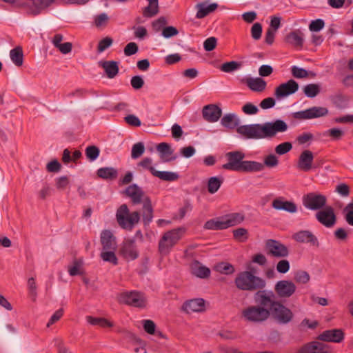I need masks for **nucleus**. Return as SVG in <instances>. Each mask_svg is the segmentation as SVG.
<instances>
[{"instance_id": "nucleus-60", "label": "nucleus", "mask_w": 353, "mask_h": 353, "mask_svg": "<svg viewBox=\"0 0 353 353\" xmlns=\"http://www.w3.org/2000/svg\"><path fill=\"white\" fill-rule=\"evenodd\" d=\"M178 33V30L174 26L164 27L162 30V35L165 38H170L177 35Z\"/></svg>"}, {"instance_id": "nucleus-38", "label": "nucleus", "mask_w": 353, "mask_h": 353, "mask_svg": "<svg viewBox=\"0 0 353 353\" xmlns=\"http://www.w3.org/2000/svg\"><path fill=\"white\" fill-rule=\"evenodd\" d=\"M10 56L12 61L17 66H21L23 63V54L22 48L17 46L10 52Z\"/></svg>"}, {"instance_id": "nucleus-1", "label": "nucleus", "mask_w": 353, "mask_h": 353, "mask_svg": "<svg viewBox=\"0 0 353 353\" xmlns=\"http://www.w3.org/2000/svg\"><path fill=\"white\" fill-rule=\"evenodd\" d=\"M254 305L242 311V317L248 322L262 323L270 316L279 324L287 325L294 317L293 312L281 301L276 300L272 290L258 291L254 294Z\"/></svg>"}, {"instance_id": "nucleus-21", "label": "nucleus", "mask_w": 353, "mask_h": 353, "mask_svg": "<svg viewBox=\"0 0 353 353\" xmlns=\"http://www.w3.org/2000/svg\"><path fill=\"white\" fill-rule=\"evenodd\" d=\"M125 194L131 199L134 205H138L143 203L145 196L144 192L137 184L129 185L125 190Z\"/></svg>"}, {"instance_id": "nucleus-44", "label": "nucleus", "mask_w": 353, "mask_h": 353, "mask_svg": "<svg viewBox=\"0 0 353 353\" xmlns=\"http://www.w3.org/2000/svg\"><path fill=\"white\" fill-rule=\"evenodd\" d=\"M303 92L307 97L313 98L320 92V87L315 83L307 84L304 87Z\"/></svg>"}, {"instance_id": "nucleus-32", "label": "nucleus", "mask_w": 353, "mask_h": 353, "mask_svg": "<svg viewBox=\"0 0 353 353\" xmlns=\"http://www.w3.org/2000/svg\"><path fill=\"white\" fill-rule=\"evenodd\" d=\"M68 272L72 276L83 275L84 274L83 259H74L72 264L68 266Z\"/></svg>"}, {"instance_id": "nucleus-62", "label": "nucleus", "mask_w": 353, "mask_h": 353, "mask_svg": "<svg viewBox=\"0 0 353 353\" xmlns=\"http://www.w3.org/2000/svg\"><path fill=\"white\" fill-rule=\"evenodd\" d=\"M130 83L135 90L141 89L144 85V81L141 76L136 75L132 77Z\"/></svg>"}, {"instance_id": "nucleus-30", "label": "nucleus", "mask_w": 353, "mask_h": 353, "mask_svg": "<svg viewBox=\"0 0 353 353\" xmlns=\"http://www.w3.org/2000/svg\"><path fill=\"white\" fill-rule=\"evenodd\" d=\"M204 228L206 230H218L227 229L228 228L226 224L225 220H224L223 216L219 218L212 219L206 221L204 224Z\"/></svg>"}, {"instance_id": "nucleus-18", "label": "nucleus", "mask_w": 353, "mask_h": 353, "mask_svg": "<svg viewBox=\"0 0 353 353\" xmlns=\"http://www.w3.org/2000/svg\"><path fill=\"white\" fill-rule=\"evenodd\" d=\"M181 310L187 314L203 312L205 310V301L201 298L188 300L183 303Z\"/></svg>"}, {"instance_id": "nucleus-2", "label": "nucleus", "mask_w": 353, "mask_h": 353, "mask_svg": "<svg viewBox=\"0 0 353 353\" xmlns=\"http://www.w3.org/2000/svg\"><path fill=\"white\" fill-rule=\"evenodd\" d=\"M221 124L230 130L236 128V132L239 134L250 139L272 138L277 133L285 132L288 129L287 123L281 119L263 124L239 125L240 120L234 113L225 114L221 119Z\"/></svg>"}, {"instance_id": "nucleus-47", "label": "nucleus", "mask_w": 353, "mask_h": 353, "mask_svg": "<svg viewBox=\"0 0 353 353\" xmlns=\"http://www.w3.org/2000/svg\"><path fill=\"white\" fill-rule=\"evenodd\" d=\"M137 166L142 168L143 170H149L153 176L157 171L152 165V160L150 157L143 158L137 163Z\"/></svg>"}, {"instance_id": "nucleus-22", "label": "nucleus", "mask_w": 353, "mask_h": 353, "mask_svg": "<svg viewBox=\"0 0 353 353\" xmlns=\"http://www.w3.org/2000/svg\"><path fill=\"white\" fill-rule=\"evenodd\" d=\"M55 0H34L32 5L29 6L26 14L29 16H37L50 6Z\"/></svg>"}, {"instance_id": "nucleus-55", "label": "nucleus", "mask_w": 353, "mask_h": 353, "mask_svg": "<svg viewBox=\"0 0 353 353\" xmlns=\"http://www.w3.org/2000/svg\"><path fill=\"white\" fill-rule=\"evenodd\" d=\"M292 74L293 77L298 79L306 78L308 77V72L304 69L297 66H292Z\"/></svg>"}, {"instance_id": "nucleus-17", "label": "nucleus", "mask_w": 353, "mask_h": 353, "mask_svg": "<svg viewBox=\"0 0 353 353\" xmlns=\"http://www.w3.org/2000/svg\"><path fill=\"white\" fill-rule=\"evenodd\" d=\"M328 346L319 341H311L302 345L296 353H329Z\"/></svg>"}, {"instance_id": "nucleus-41", "label": "nucleus", "mask_w": 353, "mask_h": 353, "mask_svg": "<svg viewBox=\"0 0 353 353\" xmlns=\"http://www.w3.org/2000/svg\"><path fill=\"white\" fill-rule=\"evenodd\" d=\"M154 176L165 181H174L179 177V174L176 172L158 170L156 171Z\"/></svg>"}, {"instance_id": "nucleus-36", "label": "nucleus", "mask_w": 353, "mask_h": 353, "mask_svg": "<svg viewBox=\"0 0 353 353\" xmlns=\"http://www.w3.org/2000/svg\"><path fill=\"white\" fill-rule=\"evenodd\" d=\"M263 169L264 165L262 163L254 161H244L241 172H259L263 170Z\"/></svg>"}, {"instance_id": "nucleus-64", "label": "nucleus", "mask_w": 353, "mask_h": 353, "mask_svg": "<svg viewBox=\"0 0 353 353\" xmlns=\"http://www.w3.org/2000/svg\"><path fill=\"white\" fill-rule=\"evenodd\" d=\"M108 16L105 13H101L96 16L94 19V23L97 27L104 26L108 21Z\"/></svg>"}, {"instance_id": "nucleus-19", "label": "nucleus", "mask_w": 353, "mask_h": 353, "mask_svg": "<svg viewBox=\"0 0 353 353\" xmlns=\"http://www.w3.org/2000/svg\"><path fill=\"white\" fill-rule=\"evenodd\" d=\"M313 161V153L310 150H305L299 155L297 162V168L301 171L309 172L313 168H315L312 165Z\"/></svg>"}, {"instance_id": "nucleus-53", "label": "nucleus", "mask_w": 353, "mask_h": 353, "mask_svg": "<svg viewBox=\"0 0 353 353\" xmlns=\"http://www.w3.org/2000/svg\"><path fill=\"white\" fill-rule=\"evenodd\" d=\"M325 26L324 21L321 19L313 20L309 25V29L312 32H319Z\"/></svg>"}, {"instance_id": "nucleus-3", "label": "nucleus", "mask_w": 353, "mask_h": 353, "mask_svg": "<svg viewBox=\"0 0 353 353\" xmlns=\"http://www.w3.org/2000/svg\"><path fill=\"white\" fill-rule=\"evenodd\" d=\"M234 284L237 289L242 291L254 292L263 291L266 281L261 277L255 275L250 271L239 272L234 279Z\"/></svg>"}, {"instance_id": "nucleus-31", "label": "nucleus", "mask_w": 353, "mask_h": 353, "mask_svg": "<svg viewBox=\"0 0 353 353\" xmlns=\"http://www.w3.org/2000/svg\"><path fill=\"white\" fill-rule=\"evenodd\" d=\"M196 8H197L196 18L203 19L210 13L214 12L218 8V4L216 3H212L209 6H205V3H200L196 6Z\"/></svg>"}, {"instance_id": "nucleus-15", "label": "nucleus", "mask_w": 353, "mask_h": 353, "mask_svg": "<svg viewBox=\"0 0 353 353\" xmlns=\"http://www.w3.org/2000/svg\"><path fill=\"white\" fill-rule=\"evenodd\" d=\"M344 332L341 329H332L323 332L317 339L325 342L341 343L344 339Z\"/></svg>"}, {"instance_id": "nucleus-48", "label": "nucleus", "mask_w": 353, "mask_h": 353, "mask_svg": "<svg viewBox=\"0 0 353 353\" xmlns=\"http://www.w3.org/2000/svg\"><path fill=\"white\" fill-rule=\"evenodd\" d=\"M241 65V64L240 63L235 61H232L223 63L221 65L220 69L224 72L230 73L240 68Z\"/></svg>"}, {"instance_id": "nucleus-27", "label": "nucleus", "mask_w": 353, "mask_h": 353, "mask_svg": "<svg viewBox=\"0 0 353 353\" xmlns=\"http://www.w3.org/2000/svg\"><path fill=\"white\" fill-rule=\"evenodd\" d=\"M109 79L114 78L119 73V68L118 62L115 61H101L99 62Z\"/></svg>"}, {"instance_id": "nucleus-7", "label": "nucleus", "mask_w": 353, "mask_h": 353, "mask_svg": "<svg viewBox=\"0 0 353 353\" xmlns=\"http://www.w3.org/2000/svg\"><path fill=\"white\" fill-rule=\"evenodd\" d=\"M267 254L274 258H285L290 251L286 245L274 239H268L265 243Z\"/></svg>"}, {"instance_id": "nucleus-57", "label": "nucleus", "mask_w": 353, "mask_h": 353, "mask_svg": "<svg viewBox=\"0 0 353 353\" xmlns=\"http://www.w3.org/2000/svg\"><path fill=\"white\" fill-rule=\"evenodd\" d=\"M139 50L137 44L134 42L128 43L124 48V54L125 56H132L135 54Z\"/></svg>"}, {"instance_id": "nucleus-52", "label": "nucleus", "mask_w": 353, "mask_h": 353, "mask_svg": "<svg viewBox=\"0 0 353 353\" xmlns=\"http://www.w3.org/2000/svg\"><path fill=\"white\" fill-rule=\"evenodd\" d=\"M262 25L260 23H255L251 28V35L254 40H259L261 37Z\"/></svg>"}, {"instance_id": "nucleus-5", "label": "nucleus", "mask_w": 353, "mask_h": 353, "mask_svg": "<svg viewBox=\"0 0 353 353\" xmlns=\"http://www.w3.org/2000/svg\"><path fill=\"white\" fill-rule=\"evenodd\" d=\"M116 219L121 228L130 231L139 223L140 214L137 211L130 213L127 205L123 204L117 210Z\"/></svg>"}, {"instance_id": "nucleus-61", "label": "nucleus", "mask_w": 353, "mask_h": 353, "mask_svg": "<svg viewBox=\"0 0 353 353\" xmlns=\"http://www.w3.org/2000/svg\"><path fill=\"white\" fill-rule=\"evenodd\" d=\"M69 185V179L66 176L58 177L56 179V188L59 190H63Z\"/></svg>"}, {"instance_id": "nucleus-24", "label": "nucleus", "mask_w": 353, "mask_h": 353, "mask_svg": "<svg viewBox=\"0 0 353 353\" xmlns=\"http://www.w3.org/2000/svg\"><path fill=\"white\" fill-rule=\"evenodd\" d=\"M100 239L103 250L117 249L116 238L110 230H103Z\"/></svg>"}, {"instance_id": "nucleus-34", "label": "nucleus", "mask_w": 353, "mask_h": 353, "mask_svg": "<svg viewBox=\"0 0 353 353\" xmlns=\"http://www.w3.org/2000/svg\"><path fill=\"white\" fill-rule=\"evenodd\" d=\"M245 219L243 213L234 212L224 216L228 228L233 227L242 223Z\"/></svg>"}, {"instance_id": "nucleus-14", "label": "nucleus", "mask_w": 353, "mask_h": 353, "mask_svg": "<svg viewBox=\"0 0 353 353\" xmlns=\"http://www.w3.org/2000/svg\"><path fill=\"white\" fill-rule=\"evenodd\" d=\"M299 90V84L294 79H290L286 83H281L275 88L274 96L281 99L295 93Z\"/></svg>"}, {"instance_id": "nucleus-37", "label": "nucleus", "mask_w": 353, "mask_h": 353, "mask_svg": "<svg viewBox=\"0 0 353 353\" xmlns=\"http://www.w3.org/2000/svg\"><path fill=\"white\" fill-rule=\"evenodd\" d=\"M193 274L199 278H208L210 275V270L208 268L201 265L199 262L194 263L192 267Z\"/></svg>"}, {"instance_id": "nucleus-63", "label": "nucleus", "mask_w": 353, "mask_h": 353, "mask_svg": "<svg viewBox=\"0 0 353 353\" xmlns=\"http://www.w3.org/2000/svg\"><path fill=\"white\" fill-rule=\"evenodd\" d=\"M216 42L217 40L215 37H209L204 41L203 48L206 51H212L216 48Z\"/></svg>"}, {"instance_id": "nucleus-6", "label": "nucleus", "mask_w": 353, "mask_h": 353, "mask_svg": "<svg viewBox=\"0 0 353 353\" xmlns=\"http://www.w3.org/2000/svg\"><path fill=\"white\" fill-rule=\"evenodd\" d=\"M327 203V197L316 192H310L303 196V205L308 210L320 211Z\"/></svg>"}, {"instance_id": "nucleus-56", "label": "nucleus", "mask_w": 353, "mask_h": 353, "mask_svg": "<svg viewBox=\"0 0 353 353\" xmlns=\"http://www.w3.org/2000/svg\"><path fill=\"white\" fill-rule=\"evenodd\" d=\"M113 40L110 37H105L101 39L98 44L97 51L102 52L112 44Z\"/></svg>"}, {"instance_id": "nucleus-51", "label": "nucleus", "mask_w": 353, "mask_h": 353, "mask_svg": "<svg viewBox=\"0 0 353 353\" xmlns=\"http://www.w3.org/2000/svg\"><path fill=\"white\" fill-rule=\"evenodd\" d=\"M292 148V143L290 142H284L278 145L275 148V152L279 155H283L290 152Z\"/></svg>"}, {"instance_id": "nucleus-16", "label": "nucleus", "mask_w": 353, "mask_h": 353, "mask_svg": "<svg viewBox=\"0 0 353 353\" xmlns=\"http://www.w3.org/2000/svg\"><path fill=\"white\" fill-rule=\"evenodd\" d=\"M202 114L205 121L214 123L221 117L222 110L217 105L209 104L203 108Z\"/></svg>"}, {"instance_id": "nucleus-35", "label": "nucleus", "mask_w": 353, "mask_h": 353, "mask_svg": "<svg viewBox=\"0 0 353 353\" xmlns=\"http://www.w3.org/2000/svg\"><path fill=\"white\" fill-rule=\"evenodd\" d=\"M148 6L144 8L143 15L146 18H151L157 15L159 10V0H148Z\"/></svg>"}, {"instance_id": "nucleus-29", "label": "nucleus", "mask_w": 353, "mask_h": 353, "mask_svg": "<svg viewBox=\"0 0 353 353\" xmlns=\"http://www.w3.org/2000/svg\"><path fill=\"white\" fill-rule=\"evenodd\" d=\"M303 40V34L299 30L290 32L285 38L288 43L296 48H302Z\"/></svg>"}, {"instance_id": "nucleus-42", "label": "nucleus", "mask_w": 353, "mask_h": 353, "mask_svg": "<svg viewBox=\"0 0 353 353\" xmlns=\"http://www.w3.org/2000/svg\"><path fill=\"white\" fill-rule=\"evenodd\" d=\"M214 269L216 271L223 274H232L235 272L234 267L228 262H220L217 263Z\"/></svg>"}, {"instance_id": "nucleus-45", "label": "nucleus", "mask_w": 353, "mask_h": 353, "mask_svg": "<svg viewBox=\"0 0 353 353\" xmlns=\"http://www.w3.org/2000/svg\"><path fill=\"white\" fill-rule=\"evenodd\" d=\"M85 154L90 161L96 160L100 154V150L95 145H89L85 148Z\"/></svg>"}, {"instance_id": "nucleus-4", "label": "nucleus", "mask_w": 353, "mask_h": 353, "mask_svg": "<svg viewBox=\"0 0 353 353\" xmlns=\"http://www.w3.org/2000/svg\"><path fill=\"white\" fill-rule=\"evenodd\" d=\"M183 228H177L165 232L159 241V252L162 255H168L185 233Z\"/></svg>"}, {"instance_id": "nucleus-10", "label": "nucleus", "mask_w": 353, "mask_h": 353, "mask_svg": "<svg viewBox=\"0 0 353 353\" xmlns=\"http://www.w3.org/2000/svg\"><path fill=\"white\" fill-rule=\"evenodd\" d=\"M120 299L122 302L134 307H144L146 305L144 294L137 291L123 292L121 294Z\"/></svg>"}, {"instance_id": "nucleus-40", "label": "nucleus", "mask_w": 353, "mask_h": 353, "mask_svg": "<svg viewBox=\"0 0 353 353\" xmlns=\"http://www.w3.org/2000/svg\"><path fill=\"white\" fill-rule=\"evenodd\" d=\"M115 250H103L100 254V256L103 261L117 265L118 264V259L115 254Z\"/></svg>"}, {"instance_id": "nucleus-13", "label": "nucleus", "mask_w": 353, "mask_h": 353, "mask_svg": "<svg viewBox=\"0 0 353 353\" xmlns=\"http://www.w3.org/2000/svg\"><path fill=\"white\" fill-rule=\"evenodd\" d=\"M315 217L320 223L326 228L333 227L336 222V216L334 209L331 206L318 211Z\"/></svg>"}, {"instance_id": "nucleus-9", "label": "nucleus", "mask_w": 353, "mask_h": 353, "mask_svg": "<svg viewBox=\"0 0 353 353\" xmlns=\"http://www.w3.org/2000/svg\"><path fill=\"white\" fill-rule=\"evenodd\" d=\"M328 110L325 107L314 106L305 110L293 113V117L298 120H307L325 117Z\"/></svg>"}, {"instance_id": "nucleus-50", "label": "nucleus", "mask_w": 353, "mask_h": 353, "mask_svg": "<svg viewBox=\"0 0 353 353\" xmlns=\"http://www.w3.org/2000/svg\"><path fill=\"white\" fill-rule=\"evenodd\" d=\"M310 279V276L305 271L299 270L294 274V280L299 283L305 284L309 282Z\"/></svg>"}, {"instance_id": "nucleus-28", "label": "nucleus", "mask_w": 353, "mask_h": 353, "mask_svg": "<svg viewBox=\"0 0 353 353\" xmlns=\"http://www.w3.org/2000/svg\"><path fill=\"white\" fill-rule=\"evenodd\" d=\"M153 219V208L149 196L143 199L142 219L144 225H149Z\"/></svg>"}, {"instance_id": "nucleus-25", "label": "nucleus", "mask_w": 353, "mask_h": 353, "mask_svg": "<svg viewBox=\"0 0 353 353\" xmlns=\"http://www.w3.org/2000/svg\"><path fill=\"white\" fill-rule=\"evenodd\" d=\"M241 81L245 83L247 86L254 92H263L267 86L266 81L261 77H248L242 79Z\"/></svg>"}, {"instance_id": "nucleus-46", "label": "nucleus", "mask_w": 353, "mask_h": 353, "mask_svg": "<svg viewBox=\"0 0 353 353\" xmlns=\"http://www.w3.org/2000/svg\"><path fill=\"white\" fill-rule=\"evenodd\" d=\"M234 238L239 242H245L248 239V230L243 228L233 230Z\"/></svg>"}, {"instance_id": "nucleus-43", "label": "nucleus", "mask_w": 353, "mask_h": 353, "mask_svg": "<svg viewBox=\"0 0 353 353\" xmlns=\"http://www.w3.org/2000/svg\"><path fill=\"white\" fill-rule=\"evenodd\" d=\"M222 182V180L216 176L210 177L208 182V191L210 194H214L220 188Z\"/></svg>"}, {"instance_id": "nucleus-12", "label": "nucleus", "mask_w": 353, "mask_h": 353, "mask_svg": "<svg viewBox=\"0 0 353 353\" xmlns=\"http://www.w3.org/2000/svg\"><path fill=\"white\" fill-rule=\"evenodd\" d=\"M295 284L290 280H281L274 285L275 295L280 298H290L296 292Z\"/></svg>"}, {"instance_id": "nucleus-59", "label": "nucleus", "mask_w": 353, "mask_h": 353, "mask_svg": "<svg viewBox=\"0 0 353 353\" xmlns=\"http://www.w3.org/2000/svg\"><path fill=\"white\" fill-rule=\"evenodd\" d=\"M333 140H339L344 135V132L338 128H331L326 132Z\"/></svg>"}, {"instance_id": "nucleus-26", "label": "nucleus", "mask_w": 353, "mask_h": 353, "mask_svg": "<svg viewBox=\"0 0 353 353\" xmlns=\"http://www.w3.org/2000/svg\"><path fill=\"white\" fill-rule=\"evenodd\" d=\"M157 150L159 152L160 158L163 162H169L176 159V156H173V150L170 145L165 142H162L157 145Z\"/></svg>"}, {"instance_id": "nucleus-33", "label": "nucleus", "mask_w": 353, "mask_h": 353, "mask_svg": "<svg viewBox=\"0 0 353 353\" xmlns=\"http://www.w3.org/2000/svg\"><path fill=\"white\" fill-rule=\"evenodd\" d=\"M97 176L105 180H114L118 176V171L112 167H104L98 169Z\"/></svg>"}, {"instance_id": "nucleus-39", "label": "nucleus", "mask_w": 353, "mask_h": 353, "mask_svg": "<svg viewBox=\"0 0 353 353\" xmlns=\"http://www.w3.org/2000/svg\"><path fill=\"white\" fill-rule=\"evenodd\" d=\"M87 321L90 324L92 325H98L101 327H111L113 326V323L105 318L88 316Z\"/></svg>"}, {"instance_id": "nucleus-20", "label": "nucleus", "mask_w": 353, "mask_h": 353, "mask_svg": "<svg viewBox=\"0 0 353 353\" xmlns=\"http://www.w3.org/2000/svg\"><path fill=\"white\" fill-rule=\"evenodd\" d=\"M292 239L298 243H310L312 245L319 247V242L316 236L309 230H300L292 235Z\"/></svg>"}, {"instance_id": "nucleus-54", "label": "nucleus", "mask_w": 353, "mask_h": 353, "mask_svg": "<svg viewBox=\"0 0 353 353\" xmlns=\"http://www.w3.org/2000/svg\"><path fill=\"white\" fill-rule=\"evenodd\" d=\"M263 164L269 168L276 167L279 165V160L274 154H269L265 157Z\"/></svg>"}, {"instance_id": "nucleus-23", "label": "nucleus", "mask_w": 353, "mask_h": 353, "mask_svg": "<svg viewBox=\"0 0 353 353\" xmlns=\"http://www.w3.org/2000/svg\"><path fill=\"white\" fill-rule=\"evenodd\" d=\"M272 206L275 210H284L290 213H295L297 211V205L294 202L285 201L283 197L274 199L272 203Z\"/></svg>"}, {"instance_id": "nucleus-49", "label": "nucleus", "mask_w": 353, "mask_h": 353, "mask_svg": "<svg viewBox=\"0 0 353 353\" xmlns=\"http://www.w3.org/2000/svg\"><path fill=\"white\" fill-rule=\"evenodd\" d=\"M145 152V146L142 142H138L133 145L131 152V157L134 159L142 156Z\"/></svg>"}, {"instance_id": "nucleus-58", "label": "nucleus", "mask_w": 353, "mask_h": 353, "mask_svg": "<svg viewBox=\"0 0 353 353\" xmlns=\"http://www.w3.org/2000/svg\"><path fill=\"white\" fill-rule=\"evenodd\" d=\"M290 265L288 260L283 259L278 262L276 264V270L278 272L285 274L290 270Z\"/></svg>"}, {"instance_id": "nucleus-11", "label": "nucleus", "mask_w": 353, "mask_h": 353, "mask_svg": "<svg viewBox=\"0 0 353 353\" xmlns=\"http://www.w3.org/2000/svg\"><path fill=\"white\" fill-rule=\"evenodd\" d=\"M119 254L128 261H132L138 258L139 251L134 239H125L121 245Z\"/></svg>"}, {"instance_id": "nucleus-8", "label": "nucleus", "mask_w": 353, "mask_h": 353, "mask_svg": "<svg viewBox=\"0 0 353 353\" xmlns=\"http://www.w3.org/2000/svg\"><path fill=\"white\" fill-rule=\"evenodd\" d=\"M225 157L228 162L222 168L227 170L241 172L245 154L241 151H232L226 153Z\"/></svg>"}]
</instances>
